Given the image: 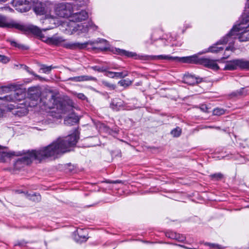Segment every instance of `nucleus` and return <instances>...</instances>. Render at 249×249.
Listing matches in <instances>:
<instances>
[{
	"mask_svg": "<svg viewBox=\"0 0 249 249\" xmlns=\"http://www.w3.org/2000/svg\"><path fill=\"white\" fill-rule=\"evenodd\" d=\"M79 139L78 131L75 129L73 133L68 136L59 137L53 141L48 146L43 147L38 150H33L19 158L15 163V167H18L20 164H28L32 160H42L53 157L57 158L71 150V147L76 144Z\"/></svg>",
	"mask_w": 249,
	"mask_h": 249,
	"instance_id": "f257e3e1",
	"label": "nucleus"
},
{
	"mask_svg": "<svg viewBox=\"0 0 249 249\" xmlns=\"http://www.w3.org/2000/svg\"><path fill=\"white\" fill-rule=\"evenodd\" d=\"M0 27L3 28H15L23 32H31L38 36H41L42 31H46L52 29L54 27V26H49L47 28L40 30L37 27L33 25L26 26L14 20L9 19L6 17L0 14Z\"/></svg>",
	"mask_w": 249,
	"mask_h": 249,
	"instance_id": "f03ea898",
	"label": "nucleus"
},
{
	"mask_svg": "<svg viewBox=\"0 0 249 249\" xmlns=\"http://www.w3.org/2000/svg\"><path fill=\"white\" fill-rule=\"evenodd\" d=\"M41 90L37 87H31L28 89V98L31 100V102L29 103V106L32 107L40 104V106H43L44 109L47 108H52L55 106V97L52 95L49 97V101L46 102L44 98H40Z\"/></svg>",
	"mask_w": 249,
	"mask_h": 249,
	"instance_id": "7ed1b4c3",
	"label": "nucleus"
},
{
	"mask_svg": "<svg viewBox=\"0 0 249 249\" xmlns=\"http://www.w3.org/2000/svg\"><path fill=\"white\" fill-rule=\"evenodd\" d=\"M249 27V15H243L242 20L238 25L233 26L230 32L228 34L229 37H232L233 42L236 36L240 41H247L249 40V29L242 32L244 29Z\"/></svg>",
	"mask_w": 249,
	"mask_h": 249,
	"instance_id": "20e7f679",
	"label": "nucleus"
},
{
	"mask_svg": "<svg viewBox=\"0 0 249 249\" xmlns=\"http://www.w3.org/2000/svg\"><path fill=\"white\" fill-rule=\"evenodd\" d=\"M229 43L230 46L226 48L225 52L224 53V55L226 57H224L222 59H226L229 57L230 55L229 54H227L226 52L229 50H231V52H233L234 51V48L233 47V40L232 37H229L228 35L223 37V39L220 40L218 41L213 46L210 47L208 49V52L213 53H217L221 51H222L223 48L221 47H218V45L220 44H226Z\"/></svg>",
	"mask_w": 249,
	"mask_h": 249,
	"instance_id": "39448f33",
	"label": "nucleus"
},
{
	"mask_svg": "<svg viewBox=\"0 0 249 249\" xmlns=\"http://www.w3.org/2000/svg\"><path fill=\"white\" fill-rule=\"evenodd\" d=\"M48 40L50 43L53 44L59 45L63 44V45L65 48L71 49L75 48H84L89 44L88 42H85L84 43L67 42L64 43L65 41V39L62 36H53L52 37L48 38Z\"/></svg>",
	"mask_w": 249,
	"mask_h": 249,
	"instance_id": "423d86ee",
	"label": "nucleus"
},
{
	"mask_svg": "<svg viewBox=\"0 0 249 249\" xmlns=\"http://www.w3.org/2000/svg\"><path fill=\"white\" fill-rule=\"evenodd\" d=\"M76 6H73L71 3H60L56 5L55 12L59 17L70 18Z\"/></svg>",
	"mask_w": 249,
	"mask_h": 249,
	"instance_id": "0eeeda50",
	"label": "nucleus"
},
{
	"mask_svg": "<svg viewBox=\"0 0 249 249\" xmlns=\"http://www.w3.org/2000/svg\"><path fill=\"white\" fill-rule=\"evenodd\" d=\"M238 68L249 69V61L236 59L227 61L224 70L233 71Z\"/></svg>",
	"mask_w": 249,
	"mask_h": 249,
	"instance_id": "6e6552de",
	"label": "nucleus"
},
{
	"mask_svg": "<svg viewBox=\"0 0 249 249\" xmlns=\"http://www.w3.org/2000/svg\"><path fill=\"white\" fill-rule=\"evenodd\" d=\"M191 61H194L195 63L203 65L209 68H211L214 70H217L219 69V66L216 63L215 60L206 58H201L197 60L196 59V56L191 57Z\"/></svg>",
	"mask_w": 249,
	"mask_h": 249,
	"instance_id": "1a4fd4ad",
	"label": "nucleus"
},
{
	"mask_svg": "<svg viewBox=\"0 0 249 249\" xmlns=\"http://www.w3.org/2000/svg\"><path fill=\"white\" fill-rule=\"evenodd\" d=\"M25 93L21 90H17L9 95L0 97V99L5 102H17L21 101L25 98Z\"/></svg>",
	"mask_w": 249,
	"mask_h": 249,
	"instance_id": "9d476101",
	"label": "nucleus"
},
{
	"mask_svg": "<svg viewBox=\"0 0 249 249\" xmlns=\"http://www.w3.org/2000/svg\"><path fill=\"white\" fill-rule=\"evenodd\" d=\"M21 155L20 152H7L5 148L0 146V162H5L10 158L13 156Z\"/></svg>",
	"mask_w": 249,
	"mask_h": 249,
	"instance_id": "9b49d317",
	"label": "nucleus"
},
{
	"mask_svg": "<svg viewBox=\"0 0 249 249\" xmlns=\"http://www.w3.org/2000/svg\"><path fill=\"white\" fill-rule=\"evenodd\" d=\"M88 17V15L86 11L82 10L79 12L72 13L70 17V20L73 22H80L86 19Z\"/></svg>",
	"mask_w": 249,
	"mask_h": 249,
	"instance_id": "f8f14e48",
	"label": "nucleus"
},
{
	"mask_svg": "<svg viewBox=\"0 0 249 249\" xmlns=\"http://www.w3.org/2000/svg\"><path fill=\"white\" fill-rule=\"evenodd\" d=\"M13 4L16 10L20 12H25L29 9L26 0H14Z\"/></svg>",
	"mask_w": 249,
	"mask_h": 249,
	"instance_id": "ddd939ff",
	"label": "nucleus"
},
{
	"mask_svg": "<svg viewBox=\"0 0 249 249\" xmlns=\"http://www.w3.org/2000/svg\"><path fill=\"white\" fill-rule=\"evenodd\" d=\"M34 10L36 14L43 15L47 13L46 6L44 3L38 0L36 2L34 1Z\"/></svg>",
	"mask_w": 249,
	"mask_h": 249,
	"instance_id": "4468645a",
	"label": "nucleus"
},
{
	"mask_svg": "<svg viewBox=\"0 0 249 249\" xmlns=\"http://www.w3.org/2000/svg\"><path fill=\"white\" fill-rule=\"evenodd\" d=\"M94 28L95 29H97V27L93 25L92 23H89L88 24L84 23L77 25V31H81L82 33H87L88 32L89 28Z\"/></svg>",
	"mask_w": 249,
	"mask_h": 249,
	"instance_id": "2eb2a0df",
	"label": "nucleus"
},
{
	"mask_svg": "<svg viewBox=\"0 0 249 249\" xmlns=\"http://www.w3.org/2000/svg\"><path fill=\"white\" fill-rule=\"evenodd\" d=\"M128 73L127 71L117 72H113L110 71H107L106 72V75L111 78H123L128 75Z\"/></svg>",
	"mask_w": 249,
	"mask_h": 249,
	"instance_id": "dca6fc26",
	"label": "nucleus"
},
{
	"mask_svg": "<svg viewBox=\"0 0 249 249\" xmlns=\"http://www.w3.org/2000/svg\"><path fill=\"white\" fill-rule=\"evenodd\" d=\"M69 80L73 82H82L85 81H96L97 79L95 77L89 76L88 75H81L71 77Z\"/></svg>",
	"mask_w": 249,
	"mask_h": 249,
	"instance_id": "f3484780",
	"label": "nucleus"
},
{
	"mask_svg": "<svg viewBox=\"0 0 249 249\" xmlns=\"http://www.w3.org/2000/svg\"><path fill=\"white\" fill-rule=\"evenodd\" d=\"M79 121V118L75 114L71 113L66 117L64 120L65 124L67 125H73Z\"/></svg>",
	"mask_w": 249,
	"mask_h": 249,
	"instance_id": "a211bd4d",
	"label": "nucleus"
},
{
	"mask_svg": "<svg viewBox=\"0 0 249 249\" xmlns=\"http://www.w3.org/2000/svg\"><path fill=\"white\" fill-rule=\"evenodd\" d=\"M185 82L189 85H194L201 82V80L193 75H188L184 78Z\"/></svg>",
	"mask_w": 249,
	"mask_h": 249,
	"instance_id": "6ab92c4d",
	"label": "nucleus"
},
{
	"mask_svg": "<svg viewBox=\"0 0 249 249\" xmlns=\"http://www.w3.org/2000/svg\"><path fill=\"white\" fill-rule=\"evenodd\" d=\"M83 230L80 229L79 231H77L78 235L75 234L74 239L77 242L81 243L86 241L88 238L86 235H83L81 234V232Z\"/></svg>",
	"mask_w": 249,
	"mask_h": 249,
	"instance_id": "aec40b11",
	"label": "nucleus"
},
{
	"mask_svg": "<svg viewBox=\"0 0 249 249\" xmlns=\"http://www.w3.org/2000/svg\"><path fill=\"white\" fill-rule=\"evenodd\" d=\"M153 58H157L158 59H166L171 61L179 60V58L178 57H173L168 55H160L152 57Z\"/></svg>",
	"mask_w": 249,
	"mask_h": 249,
	"instance_id": "412c9836",
	"label": "nucleus"
},
{
	"mask_svg": "<svg viewBox=\"0 0 249 249\" xmlns=\"http://www.w3.org/2000/svg\"><path fill=\"white\" fill-rule=\"evenodd\" d=\"M55 68V67H53L52 66H48L47 65L42 64L41 65L40 71H42L43 73L49 74L52 70Z\"/></svg>",
	"mask_w": 249,
	"mask_h": 249,
	"instance_id": "4be33fe9",
	"label": "nucleus"
},
{
	"mask_svg": "<svg viewBox=\"0 0 249 249\" xmlns=\"http://www.w3.org/2000/svg\"><path fill=\"white\" fill-rule=\"evenodd\" d=\"M118 84L123 87H128L130 86L132 84L131 81L129 80V79H124L120 80Z\"/></svg>",
	"mask_w": 249,
	"mask_h": 249,
	"instance_id": "5701e85b",
	"label": "nucleus"
},
{
	"mask_svg": "<svg viewBox=\"0 0 249 249\" xmlns=\"http://www.w3.org/2000/svg\"><path fill=\"white\" fill-rule=\"evenodd\" d=\"M181 132V129L179 127H177L171 131V133L174 136L178 137L180 136Z\"/></svg>",
	"mask_w": 249,
	"mask_h": 249,
	"instance_id": "b1692460",
	"label": "nucleus"
},
{
	"mask_svg": "<svg viewBox=\"0 0 249 249\" xmlns=\"http://www.w3.org/2000/svg\"><path fill=\"white\" fill-rule=\"evenodd\" d=\"M102 85L110 89H114L116 88L115 85L110 83V82L103 80L102 81Z\"/></svg>",
	"mask_w": 249,
	"mask_h": 249,
	"instance_id": "393cba45",
	"label": "nucleus"
},
{
	"mask_svg": "<svg viewBox=\"0 0 249 249\" xmlns=\"http://www.w3.org/2000/svg\"><path fill=\"white\" fill-rule=\"evenodd\" d=\"M29 197L30 199L35 202L39 201L41 199V196L39 194H35L29 196Z\"/></svg>",
	"mask_w": 249,
	"mask_h": 249,
	"instance_id": "a878e982",
	"label": "nucleus"
},
{
	"mask_svg": "<svg viewBox=\"0 0 249 249\" xmlns=\"http://www.w3.org/2000/svg\"><path fill=\"white\" fill-rule=\"evenodd\" d=\"M224 113L225 110L222 108H216L213 110V114L214 115H221Z\"/></svg>",
	"mask_w": 249,
	"mask_h": 249,
	"instance_id": "bb28decb",
	"label": "nucleus"
},
{
	"mask_svg": "<svg viewBox=\"0 0 249 249\" xmlns=\"http://www.w3.org/2000/svg\"><path fill=\"white\" fill-rule=\"evenodd\" d=\"M27 71L31 74L34 75L36 78L37 79L42 81L43 80H45V79L41 76H40L39 75L36 74L32 70H31L30 69H29V68H27Z\"/></svg>",
	"mask_w": 249,
	"mask_h": 249,
	"instance_id": "cd10ccee",
	"label": "nucleus"
},
{
	"mask_svg": "<svg viewBox=\"0 0 249 249\" xmlns=\"http://www.w3.org/2000/svg\"><path fill=\"white\" fill-rule=\"evenodd\" d=\"M10 61V58L6 56L0 54V62L4 64L7 63Z\"/></svg>",
	"mask_w": 249,
	"mask_h": 249,
	"instance_id": "c85d7f7f",
	"label": "nucleus"
},
{
	"mask_svg": "<svg viewBox=\"0 0 249 249\" xmlns=\"http://www.w3.org/2000/svg\"><path fill=\"white\" fill-rule=\"evenodd\" d=\"M10 91V88L8 87L4 86L0 87V94L8 93Z\"/></svg>",
	"mask_w": 249,
	"mask_h": 249,
	"instance_id": "c756f323",
	"label": "nucleus"
},
{
	"mask_svg": "<svg viewBox=\"0 0 249 249\" xmlns=\"http://www.w3.org/2000/svg\"><path fill=\"white\" fill-rule=\"evenodd\" d=\"M207 245H209L211 248L215 249H221L222 248L221 246L218 244L207 243Z\"/></svg>",
	"mask_w": 249,
	"mask_h": 249,
	"instance_id": "7c9ffc66",
	"label": "nucleus"
},
{
	"mask_svg": "<svg viewBox=\"0 0 249 249\" xmlns=\"http://www.w3.org/2000/svg\"><path fill=\"white\" fill-rule=\"evenodd\" d=\"M212 177L218 180L222 178L223 175L221 173H217L212 175Z\"/></svg>",
	"mask_w": 249,
	"mask_h": 249,
	"instance_id": "2f4dec72",
	"label": "nucleus"
},
{
	"mask_svg": "<svg viewBox=\"0 0 249 249\" xmlns=\"http://www.w3.org/2000/svg\"><path fill=\"white\" fill-rule=\"evenodd\" d=\"M119 50L123 54H124L128 57H132L134 55V54L132 53L128 52L124 50Z\"/></svg>",
	"mask_w": 249,
	"mask_h": 249,
	"instance_id": "473e14b6",
	"label": "nucleus"
},
{
	"mask_svg": "<svg viewBox=\"0 0 249 249\" xmlns=\"http://www.w3.org/2000/svg\"><path fill=\"white\" fill-rule=\"evenodd\" d=\"M105 182L107 183H114V184L120 183L122 182V181L121 180H115V181L107 180H106Z\"/></svg>",
	"mask_w": 249,
	"mask_h": 249,
	"instance_id": "72a5a7b5",
	"label": "nucleus"
},
{
	"mask_svg": "<svg viewBox=\"0 0 249 249\" xmlns=\"http://www.w3.org/2000/svg\"><path fill=\"white\" fill-rule=\"evenodd\" d=\"M91 68L96 71H103L104 70L103 69V68H101L100 67H99L98 66H93L91 67Z\"/></svg>",
	"mask_w": 249,
	"mask_h": 249,
	"instance_id": "f704fd0d",
	"label": "nucleus"
},
{
	"mask_svg": "<svg viewBox=\"0 0 249 249\" xmlns=\"http://www.w3.org/2000/svg\"><path fill=\"white\" fill-rule=\"evenodd\" d=\"M8 41L10 42L12 46H15V47H18V48H20V45L18 44L15 41L11 40V39L8 40Z\"/></svg>",
	"mask_w": 249,
	"mask_h": 249,
	"instance_id": "c9c22d12",
	"label": "nucleus"
},
{
	"mask_svg": "<svg viewBox=\"0 0 249 249\" xmlns=\"http://www.w3.org/2000/svg\"><path fill=\"white\" fill-rule=\"evenodd\" d=\"M76 95L79 99L81 100H85L86 98L85 95L81 93H77Z\"/></svg>",
	"mask_w": 249,
	"mask_h": 249,
	"instance_id": "e433bc0d",
	"label": "nucleus"
},
{
	"mask_svg": "<svg viewBox=\"0 0 249 249\" xmlns=\"http://www.w3.org/2000/svg\"><path fill=\"white\" fill-rule=\"evenodd\" d=\"M247 15L249 16V4H247L246 5V6L245 7V12L244 13L243 15Z\"/></svg>",
	"mask_w": 249,
	"mask_h": 249,
	"instance_id": "4c0bfd02",
	"label": "nucleus"
},
{
	"mask_svg": "<svg viewBox=\"0 0 249 249\" xmlns=\"http://www.w3.org/2000/svg\"><path fill=\"white\" fill-rule=\"evenodd\" d=\"M200 109L204 112H207V107L205 105H202L200 107Z\"/></svg>",
	"mask_w": 249,
	"mask_h": 249,
	"instance_id": "58836bf2",
	"label": "nucleus"
},
{
	"mask_svg": "<svg viewBox=\"0 0 249 249\" xmlns=\"http://www.w3.org/2000/svg\"><path fill=\"white\" fill-rule=\"evenodd\" d=\"M237 92L238 94L239 95H243V94H245V93L244 92V88L240 89L239 90H238Z\"/></svg>",
	"mask_w": 249,
	"mask_h": 249,
	"instance_id": "ea45409f",
	"label": "nucleus"
},
{
	"mask_svg": "<svg viewBox=\"0 0 249 249\" xmlns=\"http://www.w3.org/2000/svg\"><path fill=\"white\" fill-rule=\"evenodd\" d=\"M51 21H54V19L53 18H51V19H50V18H46L45 19V22H51Z\"/></svg>",
	"mask_w": 249,
	"mask_h": 249,
	"instance_id": "a19ab883",
	"label": "nucleus"
},
{
	"mask_svg": "<svg viewBox=\"0 0 249 249\" xmlns=\"http://www.w3.org/2000/svg\"><path fill=\"white\" fill-rule=\"evenodd\" d=\"M66 110L65 109V108H62V113H66Z\"/></svg>",
	"mask_w": 249,
	"mask_h": 249,
	"instance_id": "79ce46f5",
	"label": "nucleus"
},
{
	"mask_svg": "<svg viewBox=\"0 0 249 249\" xmlns=\"http://www.w3.org/2000/svg\"><path fill=\"white\" fill-rule=\"evenodd\" d=\"M8 8L7 7H0V10H3L4 9H7Z\"/></svg>",
	"mask_w": 249,
	"mask_h": 249,
	"instance_id": "37998d69",
	"label": "nucleus"
},
{
	"mask_svg": "<svg viewBox=\"0 0 249 249\" xmlns=\"http://www.w3.org/2000/svg\"><path fill=\"white\" fill-rule=\"evenodd\" d=\"M2 115V110L0 108V117Z\"/></svg>",
	"mask_w": 249,
	"mask_h": 249,
	"instance_id": "c03bdc74",
	"label": "nucleus"
},
{
	"mask_svg": "<svg viewBox=\"0 0 249 249\" xmlns=\"http://www.w3.org/2000/svg\"><path fill=\"white\" fill-rule=\"evenodd\" d=\"M23 110L24 111V112H23V115H25L26 113V112H27L26 109H24Z\"/></svg>",
	"mask_w": 249,
	"mask_h": 249,
	"instance_id": "a18cd8bd",
	"label": "nucleus"
},
{
	"mask_svg": "<svg viewBox=\"0 0 249 249\" xmlns=\"http://www.w3.org/2000/svg\"><path fill=\"white\" fill-rule=\"evenodd\" d=\"M7 0H0V2H6Z\"/></svg>",
	"mask_w": 249,
	"mask_h": 249,
	"instance_id": "49530a36",
	"label": "nucleus"
},
{
	"mask_svg": "<svg viewBox=\"0 0 249 249\" xmlns=\"http://www.w3.org/2000/svg\"><path fill=\"white\" fill-rule=\"evenodd\" d=\"M184 237H182L181 239H179V241H184Z\"/></svg>",
	"mask_w": 249,
	"mask_h": 249,
	"instance_id": "de8ad7c7",
	"label": "nucleus"
},
{
	"mask_svg": "<svg viewBox=\"0 0 249 249\" xmlns=\"http://www.w3.org/2000/svg\"><path fill=\"white\" fill-rule=\"evenodd\" d=\"M20 112V110H18V111H17V113H18V112Z\"/></svg>",
	"mask_w": 249,
	"mask_h": 249,
	"instance_id": "09e8293b",
	"label": "nucleus"
},
{
	"mask_svg": "<svg viewBox=\"0 0 249 249\" xmlns=\"http://www.w3.org/2000/svg\"><path fill=\"white\" fill-rule=\"evenodd\" d=\"M69 108H70L71 109V107H69Z\"/></svg>",
	"mask_w": 249,
	"mask_h": 249,
	"instance_id": "8fccbe9b",
	"label": "nucleus"
},
{
	"mask_svg": "<svg viewBox=\"0 0 249 249\" xmlns=\"http://www.w3.org/2000/svg\"><path fill=\"white\" fill-rule=\"evenodd\" d=\"M248 0V1H249V0Z\"/></svg>",
	"mask_w": 249,
	"mask_h": 249,
	"instance_id": "3c124183",
	"label": "nucleus"
}]
</instances>
